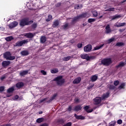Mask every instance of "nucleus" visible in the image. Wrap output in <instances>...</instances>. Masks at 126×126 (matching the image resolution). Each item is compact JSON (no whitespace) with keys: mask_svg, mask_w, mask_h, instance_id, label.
I'll list each match as a JSON object with an SVG mask.
<instances>
[{"mask_svg":"<svg viewBox=\"0 0 126 126\" xmlns=\"http://www.w3.org/2000/svg\"><path fill=\"white\" fill-rule=\"evenodd\" d=\"M84 110L87 112V113H91L93 112V109H89V106H86L84 107Z\"/></svg>","mask_w":126,"mask_h":126,"instance_id":"obj_21","label":"nucleus"},{"mask_svg":"<svg viewBox=\"0 0 126 126\" xmlns=\"http://www.w3.org/2000/svg\"><path fill=\"white\" fill-rule=\"evenodd\" d=\"M18 98H19V96H18V95H15V96L12 97V99L13 100H17V99H18Z\"/></svg>","mask_w":126,"mask_h":126,"instance_id":"obj_43","label":"nucleus"},{"mask_svg":"<svg viewBox=\"0 0 126 126\" xmlns=\"http://www.w3.org/2000/svg\"><path fill=\"white\" fill-rule=\"evenodd\" d=\"M13 37L12 36H8L7 37L5 38V40L6 41H7V42H9V41H11V40H13Z\"/></svg>","mask_w":126,"mask_h":126,"instance_id":"obj_29","label":"nucleus"},{"mask_svg":"<svg viewBox=\"0 0 126 126\" xmlns=\"http://www.w3.org/2000/svg\"><path fill=\"white\" fill-rule=\"evenodd\" d=\"M56 6L57 7H60V6H61V3H58L57 4H56Z\"/></svg>","mask_w":126,"mask_h":126,"instance_id":"obj_53","label":"nucleus"},{"mask_svg":"<svg viewBox=\"0 0 126 126\" xmlns=\"http://www.w3.org/2000/svg\"><path fill=\"white\" fill-rule=\"evenodd\" d=\"M92 13L94 17H97L98 16V12L96 11H93Z\"/></svg>","mask_w":126,"mask_h":126,"instance_id":"obj_32","label":"nucleus"},{"mask_svg":"<svg viewBox=\"0 0 126 126\" xmlns=\"http://www.w3.org/2000/svg\"><path fill=\"white\" fill-rule=\"evenodd\" d=\"M114 8H110L105 10V11H114Z\"/></svg>","mask_w":126,"mask_h":126,"instance_id":"obj_39","label":"nucleus"},{"mask_svg":"<svg viewBox=\"0 0 126 126\" xmlns=\"http://www.w3.org/2000/svg\"><path fill=\"white\" fill-rule=\"evenodd\" d=\"M81 57L82 58V59H83L84 60H86L87 61H90V60H92V59H93V57H89V55H88V54H82L81 55Z\"/></svg>","mask_w":126,"mask_h":126,"instance_id":"obj_8","label":"nucleus"},{"mask_svg":"<svg viewBox=\"0 0 126 126\" xmlns=\"http://www.w3.org/2000/svg\"><path fill=\"white\" fill-rule=\"evenodd\" d=\"M75 102H79V99H78V98H75Z\"/></svg>","mask_w":126,"mask_h":126,"instance_id":"obj_57","label":"nucleus"},{"mask_svg":"<svg viewBox=\"0 0 126 126\" xmlns=\"http://www.w3.org/2000/svg\"><path fill=\"white\" fill-rule=\"evenodd\" d=\"M63 29H64V30L68 29V24L66 23L63 26Z\"/></svg>","mask_w":126,"mask_h":126,"instance_id":"obj_31","label":"nucleus"},{"mask_svg":"<svg viewBox=\"0 0 126 126\" xmlns=\"http://www.w3.org/2000/svg\"><path fill=\"white\" fill-rule=\"evenodd\" d=\"M84 17H87V13H85L79 16L75 17L72 22V23H74V22H75V21H77L79 18H83Z\"/></svg>","mask_w":126,"mask_h":126,"instance_id":"obj_7","label":"nucleus"},{"mask_svg":"<svg viewBox=\"0 0 126 126\" xmlns=\"http://www.w3.org/2000/svg\"><path fill=\"white\" fill-rule=\"evenodd\" d=\"M74 111H76L77 112H78V111L81 110V106H79V105H78V106H76L75 108H74Z\"/></svg>","mask_w":126,"mask_h":126,"instance_id":"obj_26","label":"nucleus"},{"mask_svg":"<svg viewBox=\"0 0 126 126\" xmlns=\"http://www.w3.org/2000/svg\"><path fill=\"white\" fill-rule=\"evenodd\" d=\"M41 73L43 74V75H47V72L44 70H41Z\"/></svg>","mask_w":126,"mask_h":126,"instance_id":"obj_46","label":"nucleus"},{"mask_svg":"<svg viewBox=\"0 0 126 126\" xmlns=\"http://www.w3.org/2000/svg\"><path fill=\"white\" fill-rule=\"evenodd\" d=\"M125 25H126V23H117L114 25V26L115 27H122V26H125Z\"/></svg>","mask_w":126,"mask_h":126,"instance_id":"obj_13","label":"nucleus"},{"mask_svg":"<svg viewBox=\"0 0 126 126\" xmlns=\"http://www.w3.org/2000/svg\"><path fill=\"white\" fill-rule=\"evenodd\" d=\"M109 95H110V93L108 92L102 95L101 98L100 97H95V99H94V104H95V105H98V104H100L102 100H105V99H107V98H108Z\"/></svg>","mask_w":126,"mask_h":126,"instance_id":"obj_1","label":"nucleus"},{"mask_svg":"<svg viewBox=\"0 0 126 126\" xmlns=\"http://www.w3.org/2000/svg\"><path fill=\"white\" fill-rule=\"evenodd\" d=\"M29 41L28 39L23 40L20 41H18L15 43V47H21L25 44H27Z\"/></svg>","mask_w":126,"mask_h":126,"instance_id":"obj_6","label":"nucleus"},{"mask_svg":"<svg viewBox=\"0 0 126 126\" xmlns=\"http://www.w3.org/2000/svg\"><path fill=\"white\" fill-rule=\"evenodd\" d=\"M82 7V5H77L75 6V9H80Z\"/></svg>","mask_w":126,"mask_h":126,"instance_id":"obj_36","label":"nucleus"},{"mask_svg":"<svg viewBox=\"0 0 126 126\" xmlns=\"http://www.w3.org/2000/svg\"><path fill=\"white\" fill-rule=\"evenodd\" d=\"M101 63L103 65H110L112 63V59L111 58H105L101 61Z\"/></svg>","mask_w":126,"mask_h":126,"instance_id":"obj_4","label":"nucleus"},{"mask_svg":"<svg viewBox=\"0 0 126 126\" xmlns=\"http://www.w3.org/2000/svg\"><path fill=\"white\" fill-rule=\"evenodd\" d=\"M24 85V84L23 82H19L16 85L17 88H21Z\"/></svg>","mask_w":126,"mask_h":126,"instance_id":"obj_23","label":"nucleus"},{"mask_svg":"<svg viewBox=\"0 0 126 126\" xmlns=\"http://www.w3.org/2000/svg\"><path fill=\"white\" fill-rule=\"evenodd\" d=\"M125 85L126 84L125 83H123L120 86L119 88H120V89H122V88H124V87H125Z\"/></svg>","mask_w":126,"mask_h":126,"instance_id":"obj_40","label":"nucleus"},{"mask_svg":"<svg viewBox=\"0 0 126 126\" xmlns=\"http://www.w3.org/2000/svg\"><path fill=\"white\" fill-rule=\"evenodd\" d=\"M104 46V44H102L100 46H96L95 47H94V50L95 51H97V50H100V49H101V48H102V47Z\"/></svg>","mask_w":126,"mask_h":126,"instance_id":"obj_28","label":"nucleus"},{"mask_svg":"<svg viewBox=\"0 0 126 126\" xmlns=\"http://www.w3.org/2000/svg\"><path fill=\"white\" fill-rule=\"evenodd\" d=\"M53 19V16H52V15H48V18L46 19V21L47 22H49V21H51V20H52V19Z\"/></svg>","mask_w":126,"mask_h":126,"instance_id":"obj_33","label":"nucleus"},{"mask_svg":"<svg viewBox=\"0 0 126 126\" xmlns=\"http://www.w3.org/2000/svg\"><path fill=\"white\" fill-rule=\"evenodd\" d=\"M0 126H11V125L10 124H6V125H2Z\"/></svg>","mask_w":126,"mask_h":126,"instance_id":"obj_58","label":"nucleus"},{"mask_svg":"<svg viewBox=\"0 0 126 126\" xmlns=\"http://www.w3.org/2000/svg\"><path fill=\"white\" fill-rule=\"evenodd\" d=\"M109 87V89H115V86L113 85H110Z\"/></svg>","mask_w":126,"mask_h":126,"instance_id":"obj_51","label":"nucleus"},{"mask_svg":"<svg viewBox=\"0 0 126 126\" xmlns=\"http://www.w3.org/2000/svg\"><path fill=\"white\" fill-rule=\"evenodd\" d=\"M115 122H112L111 123H109V126H115Z\"/></svg>","mask_w":126,"mask_h":126,"instance_id":"obj_47","label":"nucleus"},{"mask_svg":"<svg viewBox=\"0 0 126 126\" xmlns=\"http://www.w3.org/2000/svg\"><path fill=\"white\" fill-rule=\"evenodd\" d=\"M54 81H56L58 85L61 86V85H63V83H64V79L63 78V76H60L56 77L54 79Z\"/></svg>","mask_w":126,"mask_h":126,"instance_id":"obj_2","label":"nucleus"},{"mask_svg":"<svg viewBox=\"0 0 126 126\" xmlns=\"http://www.w3.org/2000/svg\"><path fill=\"white\" fill-rule=\"evenodd\" d=\"M9 64H10V62L9 61H3L2 63V65L4 67L7 66L8 65H9Z\"/></svg>","mask_w":126,"mask_h":126,"instance_id":"obj_15","label":"nucleus"},{"mask_svg":"<svg viewBox=\"0 0 126 126\" xmlns=\"http://www.w3.org/2000/svg\"><path fill=\"white\" fill-rule=\"evenodd\" d=\"M91 78L92 81H93V82H94V81H96L97 80L98 77L96 75H94V76H92Z\"/></svg>","mask_w":126,"mask_h":126,"instance_id":"obj_24","label":"nucleus"},{"mask_svg":"<svg viewBox=\"0 0 126 126\" xmlns=\"http://www.w3.org/2000/svg\"><path fill=\"white\" fill-rule=\"evenodd\" d=\"M78 48H81L82 47V43H79L77 44Z\"/></svg>","mask_w":126,"mask_h":126,"instance_id":"obj_52","label":"nucleus"},{"mask_svg":"<svg viewBox=\"0 0 126 126\" xmlns=\"http://www.w3.org/2000/svg\"><path fill=\"white\" fill-rule=\"evenodd\" d=\"M96 19H89L88 20V22L89 23H91V22H94V21H95Z\"/></svg>","mask_w":126,"mask_h":126,"instance_id":"obj_38","label":"nucleus"},{"mask_svg":"<svg viewBox=\"0 0 126 126\" xmlns=\"http://www.w3.org/2000/svg\"><path fill=\"white\" fill-rule=\"evenodd\" d=\"M29 72V70L22 71L20 72V75L21 76H24V75H26Z\"/></svg>","mask_w":126,"mask_h":126,"instance_id":"obj_16","label":"nucleus"},{"mask_svg":"<svg viewBox=\"0 0 126 126\" xmlns=\"http://www.w3.org/2000/svg\"><path fill=\"white\" fill-rule=\"evenodd\" d=\"M5 78V76H3L0 78L1 80H3Z\"/></svg>","mask_w":126,"mask_h":126,"instance_id":"obj_55","label":"nucleus"},{"mask_svg":"<svg viewBox=\"0 0 126 126\" xmlns=\"http://www.w3.org/2000/svg\"><path fill=\"white\" fill-rule=\"evenodd\" d=\"M21 55L22 56H28L29 55V52L28 51H23L21 52Z\"/></svg>","mask_w":126,"mask_h":126,"instance_id":"obj_22","label":"nucleus"},{"mask_svg":"<svg viewBox=\"0 0 126 126\" xmlns=\"http://www.w3.org/2000/svg\"><path fill=\"white\" fill-rule=\"evenodd\" d=\"M92 50V46L91 45H88L84 47V51L86 53H89Z\"/></svg>","mask_w":126,"mask_h":126,"instance_id":"obj_9","label":"nucleus"},{"mask_svg":"<svg viewBox=\"0 0 126 126\" xmlns=\"http://www.w3.org/2000/svg\"><path fill=\"white\" fill-rule=\"evenodd\" d=\"M68 111L69 112H70V111H71V106H69V107L68 108Z\"/></svg>","mask_w":126,"mask_h":126,"instance_id":"obj_56","label":"nucleus"},{"mask_svg":"<svg viewBox=\"0 0 126 126\" xmlns=\"http://www.w3.org/2000/svg\"><path fill=\"white\" fill-rule=\"evenodd\" d=\"M4 59H6V60H8L9 61H12L15 59V57L11 56V54L9 52H7L4 54Z\"/></svg>","mask_w":126,"mask_h":126,"instance_id":"obj_5","label":"nucleus"},{"mask_svg":"<svg viewBox=\"0 0 126 126\" xmlns=\"http://www.w3.org/2000/svg\"><path fill=\"white\" fill-rule=\"evenodd\" d=\"M102 17H103V16H100L98 18H99V19H100V18H102Z\"/></svg>","mask_w":126,"mask_h":126,"instance_id":"obj_60","label":"nucleus"},{"mask_svg":"<svg viewBox=\"0 0 126 126\" xmlns=\"http://www.w3.org/2000/svg\"><path fill=\"white\" fill-rule=\"evenodd\" d=\"M117 123L118 124V125H121V124H123V121H122V120H119L117 121Z\"/></svg>","mask_w":126,"mask_h":126,"instance_id":"obj_48","label":"nucleus"},{"mask_svg":"<svg viewBox=\"0 0 126 126\" xmlns=\"http://www.w3.org/2000/svg\"><path fill=\"white\" fill-rule=\"evenodd\" d=\"M4 90V87L1 86L0 87V92H2Z\"/></svg>","mask_w":126,"mask_h":126,"instance_id":"obj_45","label":"nucleus"},{"mask_svg":"<svg viewBox=\"0 0 126 126\" xmlns=\"http://www.w3.org/2000/svg\"><path fill=\"white\" fill-rule=\"evenodd\" d=\"M6 96H7V97H10V95H7V94Z\"/></svg>","mask_w":126,"mask_h":126,"instance_id":"obj_61","label":"nucleus"},{"mask_svg":"<svg viewBox=\"0 0 126 126\" xmlns=\"http://www.w3.org/2000/svg\"><path fill=\"white\" fill-rule=\"evenodd\" d=\"M123 45H124V43H123V42H118L116 46H123Z\"/></svg>","mask_w":126,"mask_h":126,"instance_id":"obj_44","label":"nucleus"},{"mask_svg":"<svg viewBox=\"0 0 126 126\" xmlns=\"http://www.w3.org/2000/svg\"><path fill=\"white\" fill-rule=\"evenodd\" d=\"M114 41H115V38L112 37L107 41V43L110 44V43H112V42H114Z\"/></svg>","mask_w":126,"mask_h":126,"instance_id":"obj_27","label":"nucleus"},{"mask_svg":"<svg viewBox=\"0 0 126 126\" xmlns=\"http://www.w3.org/2000/svg\"><path fill=\"white\" fill-rule=\"evenodd\" d=\"M74 117L75 118H76V119H77V120H85V117H84V116H82L81 115L78 116L76 114L74 115Z\"/></svg>","mask_w":126,"mask_h":126,"instance_id":"obj_14","label":"nucleus"},{"mask_svg":"<svg viewBox=\"0 0 126 126\" xmlns=\"http://www.w3.org/2000/svg\"><path fill=\"white\" fill-rule=\"evenodd\" d=\"M80 81H81V78L79 77V78H76L73 81V83H74V84H77L79 83V82H80Z\"/></svg>","mask_w":126,"mask_h":126,"instance_id":"obj_18","label":"nucleus"},{"mask_svg":"<svg viewBox=\"0 0 126 126\" xmlns=\"http://www.w3.org/2000/svg\"><path fill=\"white\" fill-rule=\"evenodd\" d=\"M70 43H73V42H72V41H70Z\"/></svg>","mask_w":126,"mask_h":126,"instance_id":"obj_62","label":"nucleus"},{"mask_svg":"<svg viewBox=\"0 0 126 126\" xmlns=\"http://www.w3.org/2000/svg\"><path fill=\"white\" fill-rule=\"evenodd\" d=\"M47 41V39L46 38V36H41L40 38V42L41 43H44L45 42Z\"/></svg>","mask_w":126,"mask_h":126,"instance_id":"obj_25","label":"nucleus"},{"mask_svg":"<svg viewBox=\"0 0 126 126\" xmlns=\"http://www.w3.org/2000/svg\"><path fill=\"white\" fill-rule=\"evenodd\" d=\"M64 126H71V123L69 122L66 124L64 125Z\"/></svg>","mask_w":126,"mask_h":126,"instance_id":"obj_50","label":"nucleus"},{"mask_svg":"<svg viewBox=\"0 0 126 126\" xmlns=\"http://www.w3.org/2000/svg\"><path fill=\"white\" fill-rule=\"evenodd\" d=\"M18 25V23L17 22H13L9 24L8 25V27L10 29H12V28H14L15 27H16Z\"/></svg>","mask_w":126,"mask_h":126,"instance_id":"obj_10","label":"nucleus"},{"mask_svg":"<svg viewBox=\"0 0 126 126\" xmlns=\"http://www.w3.org/2000/svg\"><path fill=\"white\" fill-rule=\"evenodd\" d=\"M25 37H27V38H33L34 36H35V34L32 33L31 32L27 33L24 34Z\"/></svg>","mask_w":126,"mask_h":126,"instance_id":"obj_11","label":"nucleus"},{"mask_svg":"<svg viewBox=\"0 0 126 126\" xmlns=\"http://www.w3.org/2000/svg\"><path fill=\"white\" fill-rule=\"evenodd\" d=\"M69 60H70V56H67L66 57H64V58H63V61H69Z\"/></svg>","mask_w":126,"mask_h":126,"instance_id":"obj_37","label":"nucleus"},{"mask_svg":"<svg viewBox=\"0 0 126 126\" xmlns=\"http://www.w3.org/2000/svg\"><path fill=\"white\" fill-rule=\"evenodd\" d=\"M44 121V118H38L36 120V123H38L40 124V123H42Z\"/></svg>","mask_w":126,"mask_h":126,"instance_id":"obj_34","label":"nucleus"},{"mask_svg":"<svg viewBox=\"0 0 126 126\" xmlns=\"http://www.w3.org/2000/svg\"><path fill=\"white\" fill-rule=\"evenodd\" d=\"M59 72V70L57 68L52 69L51 70V73H57V72Z\"/></svg>","mask_w":126,"mask_h":126,"instance_id":"obj_30","label":"nucleus"},{"mask_svg":"<svg viewBox=\"0 0 126 126\" xmlns=\"http://www.w3.org/2000/svg\"><path fill=\"white\" fill-rule=\"evenodd\" d=\"M56 97H57V94H54V95L52 97V98H51V101H53V100H54V99H55V98H56Z\"/></svg>","mask_w":126,"mask_h":126,"instance_id":"obj_49","label":"nucleus"},{"mask_svg":"<svg viewBox=\"0 0 126 126\" xmlns=\"http://www.w3.org/2000/svg\"><path fill=\"white\" fill-rule=\"evenodd\" d=\"M59 25H60V22H59V20H55L53 22V27H54V28L58 27V26H59Z\"/></svg>","mask_w":126,"mask_h":126,"instance_id":"obj_20","label":"nucleus"},{"mask_svg":"<svg viewBox=\"0 0 126 126\" xmlns=\"http://www.w3.org/2000/svg\"><path fill=\"white\" fill-rule=\"evenodd\" d=\"M124 30H120L119 31L120 32H123V31H124Z\"/></svg>","mask_w":126,"mask_h":126,"instance_id":"obj_59","label":"nucleus"},{"mask_svg":"<svg viewBox=\"0 0 126 126\" xmlns=\"http://www.w3.org/2000/svg\"><path fill=\"white\" fill-rule=\"evenodd\" d=\"M111 32H112V31L111 30V29L110 28V25H108L105 27V32L106 33V34H109V33H111Z\"/></svg>","mask_w":126,"mask_h":126,"instance_id":"obj_12","label":"nucleus"},{"mask_svg":"<svg viewBox=\"0 0 126 126\" xmlns=\"http://www.w3.org/2000/svg\"><path fill=\"white\" fill-rule=\"evenodd\" d=\"M33 23L32 21H29L27 19H24L22 20L20 22V25L21 26H25V25H29Z\"/></svg>","mask_w":126,"mask_h":126,"instance_id":"obj_3","label":"nucleus"},{"mask_svg":"<svg viewBox=\"0 0 126 126\" xmlns=\"http://www.w3.org/2000/svg\"><path fill=\"white\" fill-rule=\"evenodd\" d=\"M37 27V24H33L32 25V28H36Z\"/></svg>","mask_w":126,"mask_h":126,"instance_id":"obj_54","label":"nucleus"},{"mask_svg":"<svg viewBox=\"0 0 126 126\" xmlns=\"http://www.w3.org/2000/svg\"><path fill=\"white\" fill-rule=\"evenodd\" d=\"M121 17H122L121 15H115L111 17V20H115V19H118L121 18Z\"/></svg>","mask_w":126,"mask_h":126,"instance_id":"obj_17","label":"nucleus"},{"mask_svg":"<svg viewBox=\"0 0 126 126\" xmlns=\"http://www.w3.org/2000/svg\"><path fill=\"white\" fill-rule=\"evenodd\" d=\"M94 86V84H93L91 86L88 87L87 89H88V90H90V89H91V88H92Z\"/></svg>","mask_w":126,"mask_h":126,"instance_id":"obj_41","label":"nucleus"},{"mask_svg":"<svg viewBox=\"0 0 126 126\" xmlns=\"http://www.w3.org/2000/svg\"><path fill=\"white\" fill-rule=\"evenodd\" d=\"M15 88V86H13L11 88H9L7 89V92L8 93H12L14 91V89Z\"/></svg>","mask_w":126,"mask_h":126,"instance_id":"obj_19","label":"nucleus"},{"mask_svg":"<svg viewBox=\"0 0 126 126\" xmlns=\"http://www.w3.org/2000/svg\"><path fill=\"white\" fill-rule=\"evenodd\" d=\"M124 65H125V63L121 62L117 66V67H122L124 66Z\"/></svg>","mask_w":126,"mask_h":126,"instance_id":"obj_35","label":"nucleus"},{"mask_svg":"<svg viewBox=\"0 0 126 126\" xmlns=\"http://www.w3.org/2000/svg\"><path fill=\"white\" fill-rule=\"evenodd\" d=\"M114 85H115V86H118V85H119V81H115L114 82Z\"/></svg>","mask_w":126,"mask_h":126,"instance_id":"obj_42","label":"nucleus"}]
</instances>
